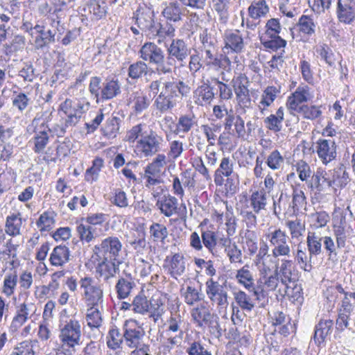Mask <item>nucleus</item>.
Instances as JSON below:
<instances>
[{"label":"nucleus","mask_w":355,"mask_h":355,"mask_svg":"<svg viewBox=\"0 0 355 355\" xmlns=\"http://www.w3.org/2000/svg\"><path fill=\"white\" fill-rule=\"evenodd\" d=\"M147 88L149 94L157 96L154 105L162 112L173 109L182 96L190 92V87L184 82L174 78L166 80L164 77L151 81Z\"/></svg>","instance_id":"nucleus-1"},{"label":"nucleus","mask_w":355,"mask_h":355,"mask_svg":"<svg viewBox=\"0 0 355 355\" xmlns=\"http://www.w3.org/2000/svg\"><path fill=\"white\" fill-rule=\"evenodd\" d=\"M165 46L167 56L165 67L162 69L163 74L171 73L173 67H175L177 63L182 67L184 66L191 52L189 44L183 39L173 38L171 43Z\"/></svg>","instance_id":"nucleus-2"},{"label":"nucleus","mask_w":355,"mask_h":355,"mask_svg":"<svg viewBox=\"0 0 355 355\" xmlns=\"http://www.w3.org/2000/svg\"><path fill=\"white\" fill-rule=\"evenodd\" d=\"M90 103L85 99L71 100L67 98L60 105V110L64 114L66 119L64 125L58 133V137L63 136L66 128L75 126L80 120L82 116L87 112Z\"/></svg>","instance_id":"nucleus-3"},{"label":"nucleus","mask_w":355,"mask_h":355,"mask_svg":"<svg viewBox=\"0 0 355 355\" xmlns=\"http://www.w3.org/2000/svg\"><path fill=\"white\" fill-rule=\"evenodd\" d=\"M59 338L60 351L64 355H72L75 347L79 345L81 338V325L77 320L70 319L60 329Z\"/></svg>","instance_id":"nucleus-4"},{"label":"nucleus","mask_w":355,"mask_h":355,"mask_svg":"<svg viewBox=\"0 0 355 355\" xmlns=\"http://www.w3.org/2000/svg\"><path fill=\"white\" fill-rule=\"evenodd\" d=\"M164 142L163 137L150 127L143 138L137 141L135 153L140 158L153 157L162 150Z\"/></svg>","instance_id":"nucleus-5"},{"label":"nucleus","mask_w":355,"mask_h":355,"mask_svg":"<svg viewBox=\"0 0 355 355\" xmlns=\"http://www.w3.org/2000/svg\"><path fill=\"white\" fill-rule=\"evenodd\" d=\"M122 243L116 236H108L103 239L101 243L94 247V257L112 259L114 261L123 260Z\"/></svg>","instance_id":"nucleus-6"},{"label":"nucleus","mask_w":355,"mask_h":355,"mask_svg":"<svg viewBox=\"0 0 355 355\" xmlns=\"http://www.w3.org/2000/svg\"><path fill=\"white\" fill-rule=\"evenodd\" d=\"M139 58L146 63L157 67L159 73H162V69L165 67L166 56L164 51L155 43L145 42L139 51Z\"/></svg>","instance_id":"nucleus-7"},{"label":"nucleus","mask_w":355,"mask_h":355,"mask_svg":"<svg viewBox=\"0 0 355 355\" xmlns=\"http://www.w3.org/2000/svg\"><path fill=\"white\" fill-rule=\"evenodd\" d=\"M80 288L87 306H100L103 302V291L100 285L95 284L92 277H85L79 281Z\"/></svg>","instance_id":"nucleus-8"},{"label":"nucleus","mask_w":355,"mask_h":355,"mask_svg":"<svg viewBox=\"0 0 355 355\" xmlns=\"http://www.w3.org/2000/svg\"><path fill=\"white\" fill-rule=\"evenodd\" d=\"M267 238L272 247V256L274 259L291 256V240L284 231H282L280 228L276 229L268 233Z\"/></svg>","instance_id":"nucleus-9"},{"label":"nucleus","mask_w":355,"mask_h":355,"mask_svg":"<svg viewBox=\"0 0 355 355\" xmlns=\"http://www.w3.org/2000/svg\"><path fill=\"white\" fill-rule=\"evenodd\" d=\"M205 291L207 297L212 305H216L218 309H226L229 304L227 286L220 284L213 278L205 282Z\"/></svg>","instance_id":"nucleus-10"},{"label":"nucleus","mask_w":355,"mask_h":355,"mask_svg":"<svg viewBox=\"0 0 355 355\" xmlns=\"http://www.w3.org/2000/svg\"><path fill=\"white\" fill-rule=\"evenodd\" d=\"M123 330L124 342L128 347L133 349L145 343L146 332L137 320H125L123 326Z\"/></svg>","instance_id":"nucleus-11"},{"label":"nucleus","mask_w":355,"mask_h":355,"mask_svg":"<svg viewBox=\"0 0 355 355\" xmlns=\"http://www.w3.org/2000/svg\"><path fill=\"white\" fill-rule=\"evenodd\" d=\"M280 279L277 275V264H275V273L270 275L259 276L256 287L254 288V296L257 301H266L268 299V292L274 291Z\"/></svg>","instance_id":"nucleus-12"},{"label":"nucleus","mask_w":355,"mask_h":355,"mask_svg":"<svg viewBox=\"0 0 355 355\" xmlns=\"http://www.w3.org/2000/svg\"><path fill=\"white\" fill-rule=\"evenodd\" d=\"M40 118L38 114L32 121V125H34L35 135L33 138L34 142V147L33 148L35 153H42L50 141V134L51 130L49 128L45 121H43L40 125L38 124Z\"/></svg>","instance_id":"nucleus-13"},{"label":"nucleus","mask_w":355,"mask_h":355,"mask_svg":"<svg viewBox=\"0 0 355 355\" xmlns=\"http://www.w3.org/2000/svg\"><path fill=\"white\" fill-rule=\"evenodd\" d=\"M50 24L51 28L45 29L40 35L35 37V46L37 49H42L48 46L50 44L55 42L56 33L60 34L63 32L64 28L59 19H51Z\"/></svg>","instance_id":"nucleus-14"},{"label":"nucleus","mask_w":355,"mask_h":355,"mask_svg":"<svg viewBox=\"0 0 355 355\" xmlns=\"http://www.w3.org/2000/svg\"><path fill=\"white\" fill-rule=\"evenodd\" d=\"M94 258L98 261L96 266V272L105 282H109L111 278L115 277L119 271V266L123 262V260L114 261L98 257Z\"/></svg>","instance_id":"nucleus-15"},{"label":"nucleus","mask_w":355,"mask_h":355,"mask_svg":"<svg viewBox=\"0 0 355 355\" xmlns=\"http://www.w3.org/2000/svg\"><path fill=\"white\" fill-rule=\"evenodd\" d=\"M234 160L229 156H223L220 160L218 168L214 174V183L216 186L225 184V178L229 179L234 173Z\"/></svg>","instance_id":"nucleus-16"},{"label":"nucleus","mask_w":355,"mask_h":355,"mask_svg":"<svg viewBox=\"0 0 355 355\" xmlns=\"http://www.w3.org/2000/svg\"><path fill=\"white\" fill-rule=\"evenodd\" d=\"M232 83L239 105L243 107L250 106L251 101L247 85L248 83L247 77L240 74L232 80Z\"/></svg>","instance_id":"nucleus-17"},{"label":"nucleus","mask_w":355,"mask_h":355,"mask_svg":"<svg viewBox=\"0 0 355 355\" xmlns=\"http://www.w3.org/2000/svg\"><path fill=\"white\" fill-rule=\"evenodd\" d=\"M316 153L324 164H327L336 159V145L331 139H319L316 143Z\"/></svg>","instance_id":"nucleus-18"},{"label":"nucleus","mask_w":355,"mask_h":355,"mask_svg":"<svg viewBox=\"0 0 355 355\" xmlns=\"http://www.w3.org/2000/svg\"><path fill=\"white\" fill-rule=\"evenodd\" d=\"M136 23L138 27L147 34L160 35L163 30H158L157 25L154 21L153 12L150 10L144 11L137 14Z\"/></svg>","instance_id":"nucleus-19"},{"label":"nucleus","mask_w":355,"mask_h":355,"mask_svg":"<svg viewBox=\"0 0 355 355\" xmlns=\"http://www.w3.org/2000/svg\"><path fill=\"white\" fill-rule=\"evenodd\" d=\"M277 264V275L280 279L282 284L287 286L288 284H294L297 280V275L295 272V266L292 260L282 259L281 264Z\"/></svg>","instance_id":"nucleus-20"},{"label":"nucleus","mask_w":355,"mask_h":355,"mask_svg":"<svg viewBox=\"0 0 355 355\" xmlns=\"http://www.w3.org/2000/svg\"><path fill=\"white\" fill-rule=\"evenodd\" d=\"M322 178L328 187H343L349 182L348 173L343 165L329 171Z\"/></svg>","instance_id":"nucleus-21"},{"label":"nucleus","mask_w":355,"mask_h":355,"mask_svg":"<svg viewBox=\"0 0 355 355\" xmlns=\"http://www.w3.org/2000/svg\"><path fill=\"white\" fill-rule=\"evenodd\" d=\"M127 104L136 114H139L149 107L150 100L144 92L137 90L128 94Z\"/></svg>","instance_id":"nucleus-22"},{"label":"nucleus","mask_w":355,"mask_h":355,"mask_svg":"<svg viewBox=\"0 0 355 355\" xmlns=\"http://www.w3.org/2000/svg\"><path fill=\"white\" fill-rule=\"evenodd\" d=\"M214 96V87L211 85L209 80H207L201 85L198 86L194 91L193 94L195 103L201 106L211 104Z\"/></svg>","instance_id":"nucleus-23"},{"label":"nucleus","mask_w":355,"mask_h":355,"mask_svg":"<svg viewBox=\"0 0 355 355\" xmlns=\"http://www.w3.org/2000/svg\"><path fill=\"white\" fill-rule=\"evenodd\" d=\"M225 46L223 52L230 53V51L234 53H241L244 49L245 44L242 35L239 31L226 33L225 35Z\"/></svg>","instance_id":"nucleus-24"},{"label":"nucleus","mask_w":355,"mask_h":355,"mask_svg":"<svg viewBox=\"0 0 355 355\" xmlns=\"http://www.w3.org/2000/svg\"><path fill=\"white\" fill-rule=\"evenodd\" d=\"M165 262H168V265H164V268L168 271V273L173 278L177 279L181 276L185 271V261L183 254L180 253L174 254L170 259L168 257L165 259Z\"/></svg>","instance_id":"nucleus-25"},{"label":"nucleus","mask_w":355,"mask_h":355,"mask_svg":"<svg viewBox=\"0 0 355 355\" xmlns=\"http://www.w3.org/2000/svg\"><path fill=\"white\" fill-rule=\"evenodd\" d=\"M185 8L177 1L166 2L162 11V16L167 21L179 22L182 19Z\"/></svg>","instance_id":"nucleus-26"},{"label":"nucleus","mask_w":355,"mask_h":355,"mask_svg":"<svg viewBox=\"0 0 355 355\" xmlns=\"http://www.w3.org/2000/svg\"><path fill=\"white\" fill-rule=\"evenodd\" d=\"M309 86H299L287 100L286 106L291 114H294V111L300 107L301 105L300 104L306 102L309 100Z\"/></svg>","instance_id":"nucleus-27"},{"label":"nucleus","mask_w":355,"mask_h":355,"mask_svg":"<svg viewBox=\"0 0 355 355\" xmlns=\"http://www.w3.org/2000/svg\"><path fill=\"white\" fill-rule=\"evenodd\" d=\"M178 199L169 194L164 195L156 202V206L166 217H171L173 214H178Z\"/></svg>","instance_id":"nucleus-28"},{"label":"nucleus","mask_w":355,"mask_h":355,"mask_svg":"<svg viewBox=\"0 0 355 355\" xmlns=\"http://www.w3.org/2000/svg\"><path fill=\"white\" fill-rule=\"evenodd\" d=\"M291 200H290L289 208L291 212L293 214L297 215L302 214L303 211H306V198L304 192L297 187H293L292 195L291 196Z\"/></svg>","instance_id":"nucleus-29"},{"label":"nucleus","mask_w":355,"mask_h":355,"mask_svg":"<svg viewBox=\"0 0 355 355\" xmlns=\"http://www.w3.org/2000/svg\"><path fill=\"white\" fill-rule=\"evenodd\" d=\"M121 92V87L119 80L115 78H107L103 83L101 101L111 100L119 95Z\"/></svg>","instance_id":"nucleus-30"},{"label":"nucleus","mask_w":355,"mask_h":355,"mask_svg":"<svg viewBox=\"0 0 355 355\" xmlns=\"http://www.w3.org/2000/svg\"><path fill=\"white\" fill-rule=\"evenodd\" d=\"M345 216L341 215L339 220L335 222L334 225V232L336 238L338 248H343L345 245L346 239L353 234V230L349 227L346 228Z\"/></svg>","instance_id":"nucleus-31"},{"label":"nucleus","mask_w":355,"mask_h":355,"mask_svg":"<svg viewBox=\"0 0 355 355\" xmlns=\"http://www.w3.org/2000/svg\"><path fill=\"white\" fill-rule=\"evenodd\" d=\"M135 286L136 284L131 274H125V277H119L115 285L117 297L120 300L127 298Z\"/></svg>","instance_id":"nucleus-32"},{"label":"nucleus","mask_w":355,"mask_h":355,"mask_svg":"<svg viewBox=\"0 0 355 355\" xmlns=\"http://www.w3.org/2000/svg\"><path fill=\"white\" fill-rule=\"evenodd\" d=\"M196 124V116L193 114L180 115L175 124V128L173 132L184 137Z\"/></svg>","instance_id":"nucleus-33"},{"label":"nucleus","mask_w":355,"mask_h":355,"mask_svg":"<svg viewBox=\"0 0 355 355\" xmlns=\"http://www.w3.org/2000/svg\"><path fill=\"white\" fill-rule=\"evenodd\" d=\"M70 251L64 245L55 246L50 254L49 261L52 266H62L70 260Z\"/></svg>","instance_id":"nucleus-34"},{"label":"nucleus","mask_w":355,"mask_h":355,"mask_svg":"<svg viewBox=\"0 0 355 355\" xmlns=\"http://www.w3.org/2000/svg\"><path fill=\"white\" fill-rule=\"evenodd\" d=\"M291 196L285 191H282L279 197H272L273 214L278 218L287 212H291L289 208Z\"/></svg>","instance_id":"nucleus-35"},{"label":"nucleus","mask_w":355,"mask_h":355,"mask_svg":"<svg viewBox=\"0 0 355 355\" xmlns=\"http://www.w3.org/2000/svg\"><path fill=\"white\" fill-rule=\"evenodd\" d=\"M192 319L199 327H204L211 318H214L215 315L212 314L209 309L202 304L191 310Z\"/></svg>","instance_id":"nucleus-36"},{"label":"nucleus","mask_w":355,"mask_h":355,"mask_svg":"<svg viewBox=\"0 0 355 355\" xmlns=\"http://www.w3.org/2000/svg\"><path fill=\"white\" fill-rule=\"evenodd\" d=\"M336 12L339 21L345 24H350L355 17L349 0H338Z\"/></svg>","instance_id":"nucleus-37"},{"label":"nucleus","mask_w":355,"mask_h":355,"mask_svg":"<svg viewBox=\"0 0 355 355\" xmlns=\"http://www.w3.org/2000/svg\"><path fill=\"white\" fill-rule=\"evenodd\" d=\"M248 202L250 207L254 213L259 214L261 211L266 210L267 205V195L265 189L255 191L250 195Z\"/></svg>","instance_id":"nucleus-38"},{"label":"nucleus","mask_w":355,"mask_h":355,"mask_svg":"<svg viewBox=\"0 0 355 355\" xmlns=\"http://www.w3.org/2000/svg\"><path fill=\"white\" fill-rule=\"evenodd\" d=\"M333 325L331 320H320L315 327L313 339L315 343L320 345L326 337L331 333Z\"/></svg>","instance_id":"nucleus-39"},{"label":"nucleus","mask_w":355,"mask_h":355,"mask_svg":"<svg viewBox=\"0 0 355 355\" xmlns=\"http://www.w3.org/2000/svg\"><path fill=\"white\" fill-rule=\"evenodd\" d=\"M148 66L143 60H137L130 64L128 69V76L133 80H138L148 72Z\"/></svg>","instance_id":"nucleus-40"},{"label":"nucleus","mask_w":355,"mask_h":355,"mask_svg":"<svg viewBox=\"0 0 355 355\" xmlns=\"http://www.w3.org/2000/svg\"><path fill=\"white\" fill-rule=\"evenodd\" d=\"M22 224L21 214H13L7 216L5 231L10 236H17L20 234V230Z\"/></svg>","instance_id":"nucleus-41"},{"label":"nucleus","mask_w":355,"mask_h":355,"mask_svg":"<svg viewBox=\"0 0 355 355\" xmlns=\"http://www.w3.org/2000/svg\"><path fill=\"white\" fill-rule=\"evenodd\" d=\"M236 279L238 282L247 288L249 291L254 293V288L256 287L254 284V278L252 272L248 269V266L245 265L237 270Z\"/></svg>","instance_id":"nucleus-42"},{"label":"nucleus","mask_w":355,"mask_h":355,"mask_svg":"<svg viewBox=\"0 0 355 355\" xmlns=\"http://www.w3.org/2000/svg\"><path fill=\"white\" fill-rule=\"evenodd\" d=\"M150 239L155 243L164 244L168 237V232L166 227L161 223L153 222L149 227Z\"/></svg>","instance_id":"nucleus-43"},{"label":"nucleus","mask_w":355,"mask_h":355,"mask_svg":"<svg viewBox=\"0 0 355 355\" xmlns=\"http://www.w3.org/2000/svg\"><path fill=\"white\" fill-rule=\"evenodd\" d=\"M261 44L264 48L276 51L286 45V41L279 35H261L260 37Z\"/></svg>","instance_id":"nucleus-44"},{"label":"nucleus","mask_w":355,"mask_h":355,"mask_svg":"<svg viewBox=\"0 0 355 355\" xmlns=\"http://www.w3.org/2000/svg\"><path fill=\"white\" fill-rule=\"evenodd\" d=\"M121 120L119 117L112 116L108 118L101 130L103 135L108 139L115 138L119 133Z\"/></svg>","instance_id":"nucleus-45"},{"label":"nucleus","mask_w":355,"mask_h":355,"mask_svg":"<svg viewBox=\"0 0 355 355\" xmlns=\"http://www.w3.org/2000/svg\"><path fill=\"white\" fill-rule=\"evenodd\" d=\"M269 12V7L265 0L253 1L248 8L249 16L253 19L265 17Z\"/></svg>","instance_id":"nucleus-46"},{"label":"nucleus","mask_w":355,"mask_h":355,"mask_svg":"<svg viewBox=\"0 0 355 355\" xmlns=\"http://www.w3.org/2000/svg\"><path fill=\"white\" fill-rule=\"evenodd\" d=\"M93 19L98 20L105 16L107 10L103 0H88L86 3Z\"/></svg>","instance_id":"nucleus-47"},{"label":"nucleus","mask_w":355,"mask_h":355,"mask_svg":"<svg viewBox=\"0 0 355 355\" xmlns=\"http://www.w3.org/2000/svg\"><path fill=\"white\" fill-rule=\"evenodd\" d=\"M149 317L157 322L165 313L164 304L160 297H153L149 302Z\"/></svg>","instance_id":"nucleus-48"},{"label":"nucleus","mask_w":355,"mask_h":355,"mask_svg":"<svg viewBox=\"0 0 355 355\" xmlns=\"http://www.w3.org/2000/svg\"><path fill=\"white\" fill-rule=\"evenodd\" d=\"M322 238L317 235L315 233L309 232L307 238L306 243L309 252V259H311L312 256H316L322 252Z\"/></svg>","instance_id":"nucleus-49"},{"label":"nucleus","mask_w":355,"mask_h":355,"mask_svg":"<svg viewBox=\"0 0 355 355\" xmlns=\"http://www.w3.org/2000/svg\"><path fill=\"white\" fill-rule=\"evenodd\" d=\"M98 307L99 306H93L87 309L86 320L91 329L98 328L102 325L103 319Z\"/></svg>","instance_id":"nucleus-50"},{"label":"nucleus","mask_w":355,"mask_h":355,"mask_svg":"<svg viewBox=\"0 0 355 355\" xmlns=\"http://www.w3.org/2000/svg\"><path fill=\"white\" fill-rule=\"evenodd\" d=\"M149 128L150 126L146 123H139L134 125L127 132L125 135L126 141L130 143H134L136 141L141 140Z\"/></svg>","instance_id":"nucleus-51"},{"label":"nucleus","mask_w":355,"mask_h":355,"mask_svg":"<svg viewBox=\"0 0 355 355\" xmlns=\"http://www.w3.org/2000/svg\"><path fill=\"white\" fill-rule=\"evenodd\" d=\"M297 26L300 32L304 35L310 36L315 33L316 25L313 19L309 15H302L299 19Z\"/></svg>","instance_id":"nucleus-52"},{"label":"nucleus","mask_w":355,"mask_h":355,"mask_svg":"<svg viewBox=\"0 0 355 355\" xmlns=\"http://www.w3.org/2000/svg\"><path fill=\"white\" fill-rule=\"evenodd\" d=\"M182 323L183 320L179 313H171V316L166 322V325L167 326V329L166 330V334H168L169 332H178L180 335H182L183 331L181 329Z\"/></svg>","instance_id":"nucleus-53"},{"label":"nucleus","mask_w":355,"mask_h":355,"mask_svg":"<svg viewBox=\"0 0 355 355\" xmlns=\"http://www.w3.org/2000/svg\"><path fill=\"white\" fill-rule=\"evenodd\" d=\"M280 92V87L268 86L263 92L260 105L263 106V109L269 107L274 102Z\"/></svg>","instance_id":"nucleus-54"},{"label":"nucleus","mask_w":355,"mask_h":355,"mask_svg":"<svg viewBox=\"0 0 355 355\" xmlns=\"http://www.w3.org/2000/svg\"><path fill=\"white\" fill-rule=\"evenodd\" d=\"M308 259L306 248H303L301 245H298L296 253L295 254V261L301 269L310 272L312 269V266L310 263L311 259H309V261Z\"/></svg>","instance_id":"nucleus-55"},{"label":"nucleus","mask_w":355,"mask_h":355,"mask_svg":"<svg viewBox=\"0 0 355 355\" xmlns=\"http://www.w3.org/2000/svg\"><path fill=\"white\" fill-rule=\"evenodd\" d=\"M234 300L241 309L251 311L254 307V300L244 291H239L234 293Z\"/></svg>","instance_id":"nucleus-56"},{"label":"nucleus","mask_w":355,"mask_h":355,"mask_svg":"<svg viewBox=\"0 0 355 355\" xmlns=\"http://www.w3.org/2000/svg\"><path fill=\"white\" fill-rule=\"evenodd\" d=\"M123 340V334L117 328H112L107 336V345L111 349H116L121 348Z\"/></svg>","instance_id":"nucleus-57"},{"label":"nucleus","mask_w":355,"mask_h":355,"mask_svg":"<svg viewBox=\"0 0 355 355\" xmlns=\"http://www.w3.org/2000/svg\"><path fill=\"white\" fill-rule=\"evenodd\" d=\"M103 166V159L101 157H96L92 162V166L87 168L85 172V180L90 182L97 180Z\"/></svg>","instance_id":"nucleus-58"},{"label":"nucleus","mask_w":355,"mask_h":355,"mask_svg":"<svg viewBox=\"0 0 355 355\" xmlns=\"http://www.w3.org/2000/svg\"><path fill=\"white\" fill-rule=\"evenodd\" d=\"M203 245L209 252L214 254V251L218 242L217 234L211 230L203 231L201 234Z\"/></svg>","instance_id":"nucleus-59"},{"label":"nucleus","mask_w":355,"mask_h":355,"mask_svg":"<svg viewBox=\"0 0 355 355\" xmlns=\"http://www.w3.org/2000/svg\"><path fill=\"white\" fill-rule=\"evenodd\" d=\"M183 297L185 303L191 306L196 302L202 300L203 294L200 292V290H198L195 287L189 285L187 286L186 291L183 294Z\"/></svg>","instance_id":"nucleus-60"},{"label":"nucleus","mask_w":355,"mask_h":355,"mask_svg":"<svg viewBox=\"0 0 355 355\" xmlns=\"http://www.w3.org/2000/svg\"><path fill=\"white\" fill-rule=\"evenodd\" d=\"M294 112L300 113L304 119L314 120L319 117L322 112L320 108L315 105H301L300 108L294 111Z\"/></svg>","instance_id":"nucleus-61"},{"label":"nucleus","mask_w":355,"mask_h":355,"mask_svg":"<svg viewBox=\"0 0 355 355\" xmlns=\"http://www.w3.org/2000/svg\"><path fill=\"white\" fill-rule=\"evenodd\" d=\"M55 223V220L51 214L44 212L40 215L39 219L36 222V225L40 232L50 231Z\"/></svg>","instance_id":"nucleus-62"},{"label":"nucleus","mask_w":355,"mask_h":355,"mask_svg":"<svg viewBox=\"0 0 355 355\" xmlns=\"http://www.w3.org/2000/svg\"><path fill=\"white\" fill-rule=\"evenodd\" d=\"M149 302L145 295H137L132 301L133 308L132 310L135 313L144 314L148 311Z\"/></svg>","instance_id":"nucleus-63"},{"label":"nucleus","mask_w":355,"mask_h":355,"mask_svg":"<svg viewBox=\"0 0 355 355\" xmlns=\"http://www.w3.org/2000/svg\"><path fill=\"white\" fill-rule=\"evenodd\" d=\"M284 159L279 150H274L268 156L266 163L272 170L279 169L284 164Z\"/></svg>","instance_id":"nucleus-64"}]
</instances>
